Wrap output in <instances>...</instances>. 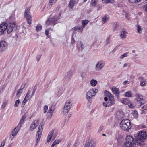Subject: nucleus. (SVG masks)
Listing matches in <instances>:
<instances>
[{
	"instance_id": "393cba45",
	"label": "nucleus",
	"mask_w": 147,
	"mask_h": 147,
	"mask_svg": "<svg viewBox=\"0 0 147 147\" xmlns=\"http://www.w3.org/2000/svg\"><path fill=\"white\" fill-rule=\"evenodd\" d=\"M98 83V81L96 80L92 79L90 81L91 86L93 87L95 86Z\"/></svg>"
},
{
	"instance_id": "6ab92c4d",
	"label": "nucleus",
	"mask_w": 147,
	"mask_h": 147,
	"mask_svg": "<svg viewBox=\"0 0 147 147\" xmlns=\"http://www.w3.org/2000/svg\"><path fill=\"white\" fill-rule=\"evenodd\" d=\"M83 28L82 26H76L72 28L73 30L74 31H77L79 32L82 33V31L83 29Z\"/></svg>"
},
{
	"instance_id": "338daca9",
	"label": "nucleus",
	"mask_w": 147,
	"mask_h": 147,
	"mask_svg": "<svg viewBox=\"0 0 147 147\" xmlns=\"http://www.w3.org/2000/svg\"><path fill=\"white\" fill-rule=\"evenodd\" d=\"M111 103H110V102H107V107H108L109 106H111Z\"/></svg>"
},
{
	"instance_id": "c03bdc74",
	"label": "nucleus",
	"mask_w": 147,
	"mask_h": 147,
	"mask_svg": "<svg viewBox=\"0 0 147 147\" xmlns=\"http://www.w3.org/2000/svg\"><path fill=\"white\" fill-rule=\"evenodd\" d=\"M114 27L113 28V30L114 31H115L116 30L117 27L118 26V25L117 23H115L114 24Z\"/></svg>"
},
{
	"instance_id": "39448f33",
	"label": "nucleus",
	"mask_w": 147,
	"mask_h": 147,
	"mask_svg": "<svg viewBox=\"0 0 147 147\" xmlns=\"http://www.w3.org/2000/svg\"><path fill=\"white\" fill-rule=\"evenodd\" d=\"M7 32L8 34H10L13 31L16 30L17 29V26L14 23H9L7 25Z\"/></svg>"
},
{
	"instance_id": "864d4df0",
	"label": "nucleus",
	"mask_w": 147,
	"mask_h": 147,
	"mask_svg": "<svg viewBox=\"0 0 147 147\" xmlns=\"http://www.w3.org/2000/svg\"><path fill=\"white\" fill-rule=\"evenodd\" d=\"M6 142V141L5 140H3L2 141V142L0 146H2V147H3L4 146V145L5 144Z\"/></svg>"
},
{
	"instance_id": "5fc2aeb1",
	"label": "nucleus",
	"mask_w": 147,
	"mask_h": 147,
	"mask_svg": "<svg viewBox=\"0 0 147 147\" xmlns=\"http://www.w3.org/2000/svg\"><path fill=\"white\" fill-rule=\"evenodd\" d=\"M143 9L146 11H147V4L144 5L142 7Z\"/></svg>"
},
{
	"instance_id": "0e129e2a",
	"label": "nucleus",
	"mask_w": 147,
	"mask_h": 147,
	"mask_svg": "<svg viewBox=\"0 0 147 147\" xmlns=\"http://www.w3.org/2000/svg\"><path fill=\"white\" fill-rule=\"evenodd\" d=\"M125 16L126 17V18H127V19H129V14H126L125 15Z\"/></svg>"
},
{
	"instance_id": "052dcab7",
	"label": "nucleus",
	"mask_w": 147,
	"mask_h": 147,
	"mask_svg": "<svg viewBox=\"0 0 147 147\" xmlns=\"http://www.w3.org/2000/svg\"><path fill=\"white\" fill-rule=\"evenodd\" d=\"M129 82L128 81H125L123 82V84L124 85L129 84Z\"/></svg>"
},
{
	"instance_id": "69168bd1",
	"label": "nucleus",
	"mask_w": 147,
	"mask_h": 147,
	"mask_svg": "<svg viewBox=\"0 0 147 147\" xmlns=\"http://www.w3.org/2000/svg\"><path fill=\"white\" fill-rule=\"evenodd\" d=\"M75 39H74V38L73 37H72V39H71V43H74L75 42Z\"/></svg>"
},
{
	"instance_id": "1a4fd4ad",
	"label": "nucleus",
	"mask_w": 147,
	"mask_h": 147,
	"mask_svg": "<svg viewBox=\"0 0 147 147\" xmlns=\"http://www.w3.org/2000/svg\"><path fill=\"white\" fill-rule=\"evenodd\" d=\"M57 135V133L56 131L53 129L49 133L48 135V137L47 139V142H50L52 138H53V139H54Z\"/></svg>"
},
{
	"instance_id": "ea45409f",
	"label": "nucleus",
	"mask_w": 147,
	"mask_h": 147,
	"mask_svg": "<svg viewBox=\"0 0 147 147\" xmlns=\"http://www.w3.org/2000/svg\"><path fill=\"white\" fill-rule=\"evenodd\" d=\"M36 29L37 31H40L42 30V26L40 24H38L36 26Z\"/></svg>"
},
{
	"instance_id": "7ed1b4c3",
	"label": "nucleus",
	"mask_w": 147,
	"mask_h": 147,
	"mask_svg": "<svg viewBox=\"0 0 147 147\" xmlns=\"http://www.w3.org/2000/svg\"><path fill=\"white\" fill-rule=\"evenodd\" d=\"M98 91V90L96 88L90 89L86 94V98L88 100L92 98L95 95Z\"/></svg>"
},
{
	"instance_id": "8fccbe9b",
	"label": "nucleus",
	"mask_w": 147,
	"mask_h": 147,
	"mask_svg": "<svg viewBox=\"0 0 147 147\" xmlns=\"http://www.w3.org/2000/svg\"><path fill=\"white\" fill-rule=\"evenodd\" d=\"M48 107L47 105H45L44 106V113H46L48 110Z\"/></svg>"
},
{
	"instance_id": "de8ad7c7",
	"label": "nucleus",
	"mask_w": 147,
	"mask_h": 147,
	"mask_svg": "<svg viewBox=\"0 0 147 147\" xmlns=\"http://www.w3.org/2000/svg\"><path fill=\"white\" fill-rule=\"evenodd\" d=\"M28 100L24 98V100H23L22 104V105L23 106V107L25 105L27 101Z\"/></svg>"
},
{
	"instance_id": "13d9d810",
	"label": "nucleus",
	"mask_w": 147,
	"mask_h": 147,
	"mask_svg": "<svg viewBox=\"0 0 147 147\" xmlns=\"http://www.w3.org/2000/svg\"><path fill=\"white\" fill-rule=\"evenodd\" d=\"M110 38L109 37L106 41V43L107 44H108L110 43Z\"/></svg>"
},
{
	"instance_id": "f704fd0d",
	"label": "nucleus",
	"mask_w": 147,
	"mask_h": 147,
	"mask_svg": "<svg viewBox=\"0 0 147 147\" xmlns=\"http://www.w3.org/2000/svg\"><path fill=\"white\" fill-rule=\"evenodd\" d=\"M132 114L135 118H136L138 117V113L137 111L136 110L133 111Z\"/></svg>"
},
{
	"instance_id": "4be33fe9",
	"label": "nucleus",
	"mask_w": 147,
	"mask_h": 147,
	"mask_svg": "<svg viewBox=\"0 0 147 147\" xmlns=\"http://www.w3.org/2000/svg\"><path fill=\"white\" fill-rule=\"evenodd\" d=\"M127 34V32L124 30H122L120 31V36L122 38H125L126 37Z\"/></svg>"
},
{
	"instance_id": "9b49d317",
	"label": "nucleus",
	"mask_w": 147,
	"mask_h": 147,
	"mask_svg": "<svg viewBox=\"0 0 147 147\" xmlns=\"http://www.w3.org/2000/svg\"><path fill=\"white\" fill-rule=\"evenodd\" d=\"M20 128L21 127H19L18 126L16 127L13 130L10 134L9 138L11 139V140H12L13 139L15 136L17 134Z\"/></svg>"
},
{
	"instance_id": "72a5a7b5",
	"label": "nucleus",
	"mask_w": 147,
	"mask_h": 147,
	"mask_svg": "<svg viewBox=\"0 0 147 147\" xmlns=\"http://www.w3.org/2000/svg\"><path fill=\"white\" fill-rule=\"evenodd\" d=\"M89 21L87 20H82V27L84 28L85 27V26L86 25Z\"/></svg>"
},
{
	"instance_id": "bb28decb",
	"label": "nucleus",
	"mask_w": 147,
	"mask_h": 147,
	"mask_svg": "<svg viewBox=\"0 0 147 147\" xmlns=\"http://www.w3.org/2000/svg\"><path fill=\"white\" fill-rule=\"evenodd\" d=\"M77 47L80 51H82L84 48V45L81 42L79 43L77 45Z\"/></svg>"
},
{
	"instance_id": "49530a36",
	"label": "nucleus",
	"mask_w": 147,
	"mask_h": 147,
	"mask_svg": "<svg viewBox=\"0 0 147 147\" xmlns=\"http://www.w3.org/2000/svg\"><path fill=\"white\" fill-rule=\"evenodd\" d=\"M19 103H20V100H16L15 101V103L14 104V106L15 107H17L18 105L19 104Z\"/></svg>"
},
{
	"instance_id": "5701e85b",
	"label": "nucleus",
	"mask_w": 147,
	"mask_h": 147,
	"mask_svg": "<svg viewBox=\"0 0 147 147\" xmlns=\"http://www.w3.org/2000/svg\"><path fill=\"white\" fill-rule=\"evenodd\" d=\"M26 118V116L25 115H24L21 118L20 121V123L18 125L19 127H21L22 126V124L24 122V121Z\"/></svg>"
},
{
	"instance_id": "9d476101",
	"label": "nucleus",
	"mask_w": 147,
	"mask_h": 147,
	"mask_svg": "<svg viewBox=\"0 0 147 147\" xmlns=\"http://www.w3.org/2000/svg\"><path fill=\"white\" fill-rule=\"evenodd\" d=\"M56 20L57 19L55 15H51L46 22V24L47 25L51 24L54 26L56 24L55 22Z\"/></svg>"
},
{
	"instance_id": "774afa93",
	"label": "nucleus",
	"mask_w": 147,
	"mask_h": 147,
	"mask_svg": "<svg viewBox=\"0 0 147 147\" xmlns=\"http://www.w3.org/2000/svg\"><path fill=\"white\" fill-rule=\"evenodd\" d=\"M81 76L82 78H85L86 76V75L84 74H81Z\"/></svg>"
},
{
	"instance_id": "c756f323",
	"label": "nucleus",
	"mask_w": 147,
	"mask_h": 147,
	"mask_svg": "<svg viewBox=\"0 0 147 147\" xmlns=\"http://www.w3.org/2000/svg\"><path fill=\"white\" fill-rule=\"evenodd\" d=\"M42 134L40 132L39 133L37 132L36 135V142L38 143L41 137V136Z\"/></svg>"
},
{
	"instance_id": "79ce46f5",
	"label": "nucleus",
	"mask_w": 147,
	"mask_h": 147,
	"mask_svg": "<svg viewBox=\"0 0 147 147\" xmlns=\"http://www.w3.org/2000/svg\"><path fill=\"white\" fill-rule=\"evenodd\" d=\"M57 0H49V3L50 5H52L55 3Z\"/></svg>"
},
{
	"instance_id": "7c9ffc66",
	"label": "nucleus",
	"mask_w": 147,
	"mask_h": 147,
	"mask_svg": "<svg viewBox=\"0 0 147 147\" xmlns=\"http://www.w3.org/2000/svg\"><path fill=\"white\" fill-rule=\"evenodd\" d=\"M133 94L131 91H129L125 92L124 94V96L127 97H131Z\"/></svg>"
},
{
	"instance_id": "f03ea898",
	"label": "nucleus",
	"mask_w": 147,
	"mask_h": 147,
	"mask_svg": "<svg viewBox=\"0 0 147 147\" xmlns=\"http://www.w3.org/2000/svg\"><path fill=\"white\" fill-rule=\"evenodd\" d=\"M121 129L124 131L128 130L131 128L129 120L127 119L122 120L120 124Z\"/></svg>"
},
{
	"instance_id": "20e7f679",
	"label": "nucleus",
	"mask_w": 147,
	"mask_h": 147,
	"mask_svg": "<svg viewBox=\"0 0 147 147\" xmlns=\"http://www.w3.org/2000/svg\"><path fill=\"white\" fill-rule=\"evenodd\" d=\"M135 100L138 104H140L139 105L141 106L145 102L144 97L142 95L138 94H136L135 95Z\"/></svg>"
},
{
	"instance_id": "a211bd4d",
	"label": "nucleus",
	"mask_w": 147,
	"mask_h": 147,
	"mask_svg": "<svg viewBox=\"0 0 147 147\" xmlns=\"http://www.w3.org/2000/svg\"><path fill=\"white\" fill-rule=\"evenodd\" d=\"M25 87V84H24V86L22 88H20L17 91L16 95V96L17 98H19L20 96L23 92V89Z\"/></svg>"
},
{
	"instance_id": "f8f14e48",
	"label": "nucleus",
	"mask_w": 147,
	"mask_h": 147,
	"mask_svg": "<svg viewBox=\"0 0 147 147\" xmlns=\"http://www.w3.org/2000/svg\"><path fill=\"white\" fill-rule=\"evenodd\" d=\"M7 43L4 41H2L0 42V51H4L7 46Z\"/></svg>"
},
{
	"instance_id": "a18cd8bd",
	"label": "nucleus",
	"mask_w": 147,
	"mask_h": 147,
	"mask_svg": "<svg viewBox=\"0 0 147 147\" xmlns=\"http://www.w3.org/2000/svg\"><path fill=\"white\" fill-rule=\"evenodd\" d=\"M128 53V52L122 55L120 57V58L122 59L124 58L125 57H126L127 56V54Z\"/></svg>"
},
{
	"instance_id": "ddd939ff",
	"label": "nucleus",
	"mask_w": 147,
	"mask_h": 147,
	"mask_svg": "<svg viewBox=\"0 0 147 147\" xmlns=\"http://www.w3.org/2000/svg\"><path fill=\"white\" fill-rule=\"evenodd\" d=\"M39 122L38 120H35L33 121L30 127V131H33L38 125Z\"/></svg>"
},
{
	"instance_id": "6e6552de",
	"label": "nucleus",
	"mask_w": 147,
	"mask_h": 147,
	"mask_svg": "<svg viewBox=\"0 0 147 147\" xmlns=\"http://www.w3.org/2000/svg\"><path fill=\"white\" fill-rule=\"evenodd\" d=\"M24 16L27 20V22L29 24H31V21L32 20V18L30 14V9L28 8L25 9Z\"/></svg>"
},
{
	"instance_id": "cd10ccee",
	"label": "nucleus",
	"mask_w": 147,
	"mask_h": 147,
	"mask_svg": "<svg viewBox=\"0 0 147 147\" xmlns=\"http://www.w3.org/2000/svg\"><path fill=\"white\" fill-rule=\"evenodd\" d=\"M102 3L105 4L110 3L113 4L115 3V1L114 0H102Z\"/></svg>"
},
{
	"instance_id": "2f4dec72",
	"label": "nucleus",
	"mask_w": 147,
	"mask_h": 147,
	"mask_svg": "<svg viewBox=\"0 0 147 147\" xmlns=\"http://www.w3.org/2000/svg\"><path fill=\"white\" fill-rule=\"evenodd\" d=\"M136 27L137 28V30L138 32V33H141L143 30V28L140 25L138 24L136 25Z\"/></svg>"
},
{
	"instance_id": "aec40b11",
	"label": "nucleus",
	"mask_w": 147,
	"mask_h": 147,
	"mask_svg": "<svg viewBox=\"0 0 147 147\" xmlns=\"http://www.w3.org/2000/svg\"><path fill=\"white\" fill-rule=\"evenodd\" d=\"M76 3V0H70L69 4L68 7L69 9L73 8L74 5Z\"/></svg>"
},
{
	"instance_id": "e433bc0d",
	"label": "nucleus",
	"mask_w": 147,
	"mask_h": 147,
	"mask_svg": "<svg viewBox=\"0 0 147 147\" xmlns=\"http://www.w3.org/2000/svg\"><path fill=\"white\" fill-rule=\"evenodd\" d=\"M109 102L111 105H113L115 104V100L114 98L113 97H112L111 98H110L109 99Z\"/></svg>"
},
{
	"instance_id": "4c0bfd02",
	"label": "nucleus",
	"mask_w": 147,
	"mask_h": 147,
	"mask_svg": "<svg viewBox=\"0 0 147 147\" xmlns=\"http://www.w3.org/2000/svg\"><path fill=\"white\" fill-rule=\"evenodd\" d=\"M53 30V29L51 28H49L48 29H46L45 30V34L47 36H48L49 37V31L50 30V31H52Z\"/></svg>"
},
{
	"instance_id": "473e14b6",
	"label": "nucleus",
	"mask_w": 147,
	"mask_h": 147,
	"mask_svg": "<svg viewBox=\"0 0 147 147\" xmlns=\"http://www.w3.org/2000/svg\"><path fill=\"white\" fill-rule=\"evenodd\" d=\"M98 0H91L90 3L91 6L93 7L95 6L97 3Z\"/></svg>"
},
{
	"instance_id": "3c124183",
	"label": "nucleus",
	"mask_w": 147,
	"mask_h": 147,
	"mask_svg": "<svg viewBox=\"0 0 147 147\" xmlns=\"http://www.w3.org/2000/svg\"><path fill=\"white\" fill-rule=\"evenodd\" d=\"M140 85L142 86H146V84L144 82H140Z\"/></svg>"
},
{
	"instance_id": "c85d7f7f",
	"label": "nucleus",
	"mask_w": 147,
	"mask_h": 147,
	"mask_svg": "<svg viewBox=\"0 0 147 147\" xmlns=\"http://www.w3.org/2000/svg\"><path fill=\"white\" fill-rule=\"evenodd\" d=\"M7 24L5 23H2L0 24V28L5 31L7 28Z\"/></svg>"
},
{
	"instance_id": "680f3d73",
	"label": "nucleus",
	"mask_w": 147,
	"mask_h": 147,
	"mask_svg": "<svg viewBox=\"0 0 147 147\" xmlns=\"http://www.w3.org/2000/svg\"><path fill=\"white\" fill-rule=\"evenodd\" d=\"M40 58H41L40 56V55H38L37 56L36 58L37 60L38 61L40 60Z\"/></svg>"
},
{
	"instance_id": "09e8293b",
	"label": "nucleus",
	"mask_w": 147,
	"mask_h": 147,
	"mask_svg": "<svg viewBox=\"0 0 147 147\" xmlns=\"http://www.w3.org/2000/svg\"><path fill=\"white\" fill-rule=\"evenodd\" d=\"M7 104V102L6 101H4L3 102V104L2 105V108L4 109Z\"/></svg>"
},
{
	"instance_id": "58836bf2",
	"label": "nucleus",
	"mask_w": 147,
	"mask_h": 147,
	"mask_svg": "<svg viewBox=\"0 0 147 147\" xmlns=\"http://www.w3.org/2000/svg\"><path fill=\"white\" fill-rule=\"evenodd\" d=\"M30 92L29 90L27 93L25 98L27 99L28 100L30 98H31L32 97L31 96L30 97Z\"/></svg>"
},
{
	"instance_id": "e2e57ef3",
	"label": "nucleus",
	"mask_w": 147,
	"mask_h": 147,
	"mask_svg": "<svg viewBox=\"0 0 147 147\" xmlns=\"http://www.w3.org/2000/svg\"><path fill=\"white\" fill-rule=\"evenodd\" d=\"M129 106L130 108H134V107L135 106L131 104L129 105Z\"/></svg>"
},
{
	"instance_id": "a19ab883",
	"label": "nucleus",
	"mask_w": 147,
	"mask_h": 147,
	"mask_svg": "<svg viewBox=\"0 0 147 147\" xmlns=\"http://www.w3.org/2000/svg\"><path fill=\"white\" fill-rule=\"evenodd\" d=\"M42 125H40L38 127V130L37 132V133H39V132H40V133L41 134L42 133Z\"/></svg>"
},
{
	"instance_id": "b1692460",
	"label": "nucleus",
	"mask_w": 147,
	"mask_h": 147,
	"mask_svg": "<svg viewBox=\"0 0 147 147\" xmlns=\"http://www.w3.org/2000/svg\"><path fill=\"white\" fill-rule=\"evenodd\" d=\"M121 102L123 104L126 105L130 103V101L129 99L127 98H123L121 100Z\"/></svg>"
},
{
	"instance_id": "37998d69",
	"label": "nucleus",
	"mask_w": 147,
	"mask_h": 147,
	"mask_svg": "<svg viewBox=\"0 0 147 147\" xmlns=\"http://www.w3.org/2000/svg\"><path fill=\"white\" fill-rule=\"evenodd\" d=\"M105 93L106 94L107 96L109 97V98H111L112 97H113L112 94L109 93L108 91H105Z\"/></svg>"
},
{
	"instance_id": "c9c22d12",
	"label": "nucleus",
	"mask_w": 147,
	"mask_h": 147,
	"mask_svg": "<svg viewBox=\"0 0 147 147\" xmlns=\"http://www.w3.org/2000/svg\"><path fill=\"white\" fill-rule=\"evenodd\" d=\"M128 1L131 3H134L140 2L141 0H128Z\"/></svg>"
},
{
	"instance_id": "4468645a",
	"label": "nucleus",
	"mask_w": 147,
	"mask_h": 147,
	"mask_svg": "<svg viewBox=\"0 0 147 147\" xmlns=\"http://www.w3.org/2000/svg\"><path fill=\"white\" fill-rule=\"evenodd\" d=\"M96 144V142L94 140H91L86 143L84 147H94Z\"/></svg>"
},
{
	"instance_id": "603ef678",
	"label": "nucleus",
	"mask_w": 147,
	"mask_h": 147,
	"mask_svg": "<svg viewBox=\"0 0 147 147\" xmlns=\"http://www.w3.org/2000/svg\"><path fill=\"white\" fill-rule=\"evenodd\" d=\"M61 139H57L56 140H55L54 142H55V144H58L59 143V142L61 141Z\"/></svg>"
},
{
	"instance_id": "0eeeda50",
	"label": "nucleus",
	"mask_w": 147,
	"mask_h": 147,
	"mask_svg": "<svg viewBox=\"0 0 147 147\" xmlns=\"http://www.w3.org/2000/svg\"><path fill=\"white\" fill-rule=\"evenodd\" d=\"M105 65V62L103 60H100L96 63L95 67L96 71H101L104 67Z\"/></svg>"
},
{
	"instance_id": "a878e982",
	"label": "nucleus",
	"mask_w": 147,
	"mask_h": 147,
	"mask_svg": "<svg viewBox=\"0 0 147 147\" xmlns=\"http://www.w3.org/2000/svg\"><path fill=\"white\" fill-rule=\"evenodd\" d=\"M109 18V16L108 15H105L102 18V21L103 23H105L107 22Z\"/></svg>"
},
{
	"instance_id": "dca6fc26",
	"label": "nucleus",
	"mask_w": 147,
	"mask_h": 147,
	"mask_svg": "<svg viewBox=\"0 0 147 147\" xmlns=\"http://www.w3.org/2000/svg\"><path fill=\"white\" fill-rule=\"evenodd\" d=\"M116 117L118 119H121L123 118L124 116V114L123 112L121 111H118L117 112Z\"/></svg>"
},
{
	"instance_id": "f3484780",
	"label": "nucleus",
	"mask_w": 147,
	"mask_h": 147,
	"mask_svg": "<svg viewBox=\"0 0 147 147\" xmlns=\"http://www.w3.org/2000/svg\"><path fill=\"white\" fill-rule=\"evenodd\" d=\"M72 74V71H69L67 72L65 74L64 78L66 80H70L71 78Z\"/></svg>"
},
{
	"instance_id": "f257e3e1",
	"label": "nucleus",
	"mask_w": 147,
	"mask_h": 147,
	"mask_svg": "<svg viewBox=\"0 0 147 147\" xmlns=\"http://www.w3.org/2000/svg\"><path fill=\"white\" fill-rule=\"evenodd\" d=\"M147 134L146 131L140 132L138 135L137 138L135 141L133 137L131 136H127L126 138V141L124 143L125 147H134L136 144L142 145L143 142V140L146 138Z\"/></svg>"
},
{
	"instance_id": "6e6d98bb",
	"label": "nucleus",
	"mask_w": 147,
	"mask_h": 147,
	"mask_svg": "<svg viewBox=\"0 0 147 147\" xmlns=\"http://www.w3.org/2000/svg\"><path fill=\"white\" fill-rule=\"evenodd\" d=\"M103 127L102 126H100L98 129V132L100 133L103 129Z\"/></svg>"
},
{
	"instance_id": "2eb2a0df",
	"label": "nucleus",
	"mask_w": 147,
	"mask_h": 147,
	"mask_svg": "<svg viewBox=\"0 0 147 147\" xmlns=\"http://www.w3.org/2000/svg\"><path fill=\"white\" fill-rule=\"evenodd\" d=\"M55 106L53 105H52L49 108L48 112L47 113V114H50V117H51L52 116L53 114V112L55 110Z\"/></svg>"
},
{
	"instance_id": "4d7b16f0",
	"label": "nucleus",
	"mask_w": 147,
	"mask_h": 147,
	"mask_svg": "<svg viewBox=\"0 0 147 147\" xmlns=\"http://www.w3.org/2000/svg\"><path fill=\"white\" fill-rule=\"evenodd\" d=\"M5 31L3 30L2 29H1V28H0V35L3 34Z\"/></svg>"
},
{
	"instance_id": "423d86ee",
	"label": "nucleus",
	"mask_w": 147,
	"mask_h": 147,
	"mask_svg": "<svg viewBox=\"0 0 147 147\" xmlns=\"http://www.w3.org/2000/svg\"><path fill=\"white\" fill-rule=\"evenodd\" d=\"M72 104L69 100L67 101L65 103L63 109V113L64 115H67L71 107Z\"/></svg>"
},
{
	"instance_id": "412c9836",
	"label": "nucleus",
	"mask_w": 147,
	"mask_h": 147,
	"mask_svg": "<svg viewBox=\"0 0 147 147\" xmlns=\"http://www.w3.org/2000/svg\"><path fill=\"white\" fill-rule=\"evenodd\" d=\"M112 91L114 94L117 96L119 94V89L115 87L112 88Z\"/></svg>"
},
{
	"instance_id": "bf43d9fd",
	"label": "nucleus",
	"mask_w": 147,
	"mask_h": 147,
	"mask_svg": "<svg viewBox=\"0 0 147 147\" xmlns=\"http://www.w3.org/2000/svg\"><path fill=\"white\" fill-rule=\"evenodd\" d=\"M142 108L144 110H147V105L146 104L144 105L142 107Z\"/></svg>"
}]
</instances>
